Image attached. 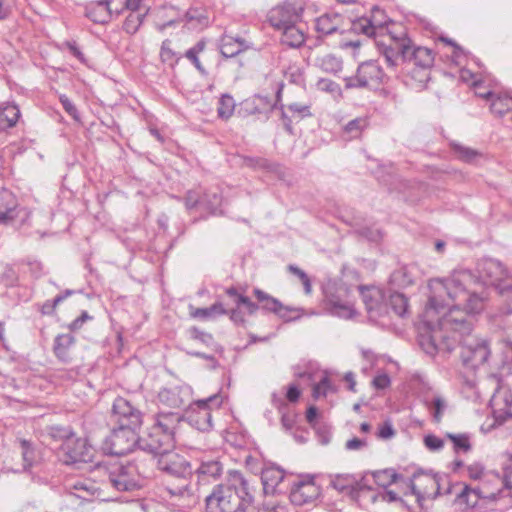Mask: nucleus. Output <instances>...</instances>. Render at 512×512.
Here are the masks:
<instances>
[{
  "label": "nucleus",
  "mask_w": 512,
  "mask_h": 512,
  "mask_svg": "<svg viewBox=\"0 0 512 512\" xmlns=\"http://www.w3.org/2000/svg\"><path fill=\"white\" fill-rule=\"evenodd\" d=\"M483 308V299L471 295L468 299V310L453 305L438 319L436 325L426 321V330L418 337L420 347L426 354L434 356L439 352L450 353L459 345L464 368L477 370L487 363L491 355L487 340L471 336L475 316Z\"/></svg>",
  "instance_id": "obj_1"
},
{
  "label": "nucleus",
  "mask_w": 512,
  "mask_h": 512,
  "mask_svg": "<svg viewBox=\"0 0 512 512\" xmlns=\"http://www.w3.org/2000/svg\"><path fill=\"white\" fill-rule=\"evenodd\" d=\"M479 276L476 277L469 270H456L445 279L431 280L429 283L430 296L426 308V315L440 314L441 309L449 306L450 301L465 302L464 309L468 310V299L471 295L479 297L472 286L479 280L486 286H493L500 294L512 288V278L502 263L495 259H484L478 264Z\"/></svg>",
  "instance_id": "obj_2"
},
{
  "label": "nucleus",
  "mask_w": 512,
  "mask_h": 512,
  "mask_svg": "<svg viewBox=\"0 0 512 512\" xmlns=\"http://www.w3.org/2000/svg\"><path fill=\"white\" fill-rule=\"evenodd\" d=\"M254 502L248 481L237 470H231L225 483L214 485L205 496L206 512H247Z\"/></svg>",
  "instance_id": "obj_3"
},
{
  "label": "nucleus",
  "mask_w": 512,
  "mask_h": 512,
  "mask_svg": "<svg viewBox=\"0 0 512 512\" xmlns=\"http://www.w3.org/2000/svg\"><path fill=\"white\" fill-rule=\"evenodd\" d=\"M386 38L377 41V46L388 67L395 68L404 62H413L423 69L433 66L434 52L427 47L413 45L403 28L398 34L389 32Z\"/></svg>",
  "instance_id": "obj_4"
},
{
  "label": "nucleus",
  "mask_w": 512,
  "mask_h": 512,
  "mask_svg": "<svg viewBox=\"0 0 512 512\" xmlns=\"http://www.w3.org/2000/svg\"><path fill=\"white\" fill-rule=\"evenodd\" d=\"M130 453L132 459L109 475L112 486L118 491H132L141 488L144 480L153 476L159 455L150 452L141 443Z\"/></svg>",
  "instance_id": "obj_5"
},
{
  "label": "nucleus",
  "mask_w": 512,
  "mask_h": 512,
  "mask_svg": "<svg viewBox=\"0 0 512 512\" xmlns=\"http://www.w3.org/2000/svg\"><path fill=\"white\" fill-rule=\"evenodd\" d=\"M323 308L331 315L349 319L356 311L351 290L345 283L328 282L323 286Z\"/></svg>",
  "instance_id": "obj_6"
},
{
  "label": "nucleus",
  "mask_w": 512,
  "mask_h": 512,
  "mask_svg": "<svg viewBox=\"0 0 512 512\" xmlns=\"http://www.w3.org/2000/svg\"><path fill=\"white\" fill-rule=\"evenodd\" d=\"M224 399L221 393H215L205 399L190 402L186 417L188 423L201 432L210 431L213 427L212 409H219Z\"/></svg>",
  "instance_id": "obj_7"
},
{
  "label": "nucleus",
  "mask_w": 512,
  "mask_h": 512,
  "mask_svg": "<svg viewBox=\"0 0 512 512\" xmlns=\"http://www.w3.org/2000/svg\"><path fill=\"white\" fill-rule=\"evenodd\" d=\"M387 78L377 60L361 62L353 76L343 78L346 89H374L384 83Z\"/></svg>",
  "instance_id": "obj_8"
},
{
  "label": "nucleus",
  "mask_w": 512,
  "mask_h": 512,
  "mask_svg": "<svg viewBox=\"0 0 512 512\" xmlns=\"http://www.w3.org/2000/svg\"><path fill=\"white\" fill-rule=\"evenodd\" d=\"M140 444L138 430L114 426L110 435L105 439L104 449L115 456L130 454Z\"/></svg>",
  "instance_id": "obj_9"
},
{
  "label": "nucleus",
  "mask_w": 512,
  "mask_h": 512,
  "mask_svg": "<svg viewBox=\"0 0 512 512\" xmlns=\"http://www.w3.org/2000/svg\"><path fill=\"white\" fill-rule=\"evenodd\" d=\"M293 505L303 506L316 500L320 495V488L311 475H293L289 482L288 492Z\"/></svg>",
  "instance_id": "obj_10"
},
{
  "label": "nucleus",
  "mask_w": 512,
  "mask_h": 512,
  "mask_svg": "<svg viewBox=\"0 0 512 512\" xmlns=\"http://www.w3.org/2000/svg\"><path fill=\"white\" fill-rule=\"evenodd\" d=\"M112 421L115 426L139 430L143 413L124 397H117L112 405Z\"/></svg>",
  "instance_id": "obj_11"
},
{
  "label": "nucleus",
  "mask_w": 512,
  "mask_h": 512,
  "mask_svg": "<svg viewBox=\"0 0 512 512\" xmlns=\"http://www.w3.org/2000/svg\"><path fill=\"white\" fill-rule=\"evenodd\" d=\"M291 480H293V474L286 473L275 464L267 465L261 469V481L265 494L287 493Z\"/></svg>",
  "instance_id": "obj_12"
},
{
  "label": "nucleus",
  "mask_w": 512,
  "mask_h": 512,
  "mask_svg": "<svg viewBox=\"0 0 512 512\" xmlns=\"http://www.w3.org/2000/svg\"><path fill=\"white\" fill-rule=\"evenodd\" d=\"M156 467L163 473L176 478H186L192 474L190 463L174 449L160 452Z\"/></svg>",
  "instance_id": "obj_13"
},
{
  "label": "nucleus",
  "mask_w": 512,
  "mask_h": 512,
  "mask_svg": "<svg viewBox=\"0 0 512 512\" xmlns=\"http://www.w3.org/2000/svg\"><path fill=\"white\" fill-rule=\"evenodd\" d=\"M192 400V389L187 385H177L173 387H164L160 389L157 395V403L161 407H166L180 412Z\"/></svg>",
  "instance_id": "obj_14"
},
{
  "label": "nucleus",
  "mask_w": 512,
  "mask_h": 512,
  "mask_svg": "<svg viewBox=\"0 0 512 512\" xmlns=\"http://www.w3.org/2000/svg\"><path fill=\"white\" fill-rule=\"evenodd\" d=\"M442 477L437 473H427L418 470L410 479V488L418 498L437 497L441 494L440 481Z\"/></svg>",
  "instance_id": "obj_15"
},
{
  "label": "nucleus",
  "mask_w": 512,
  "mask_h": 512,
  "mask_svg": "<svg viewBox=\"0 0 512 512\" xmlns=\"http://www.w3.org/2000/svg\"><path fill=\"white\" fill-rule=\"evenodd\" d=\"M302 10H299L294 3L286 1L272 8L268 12V22L272 27L279 30L286 26L297 24L301 21Z\"/></svg>",
  "instance_id": "obj_16"
},
{
  "label": "nucleus",
  "mask_w": 512,
  "mask_h": 512,
  "mask_svg": "<svg viewBox=\"0 0 512 512\" xmlns=\"http://www.w3.org/2000/svg\"><path fill=\"white\" fill-rule=\"evenodd\" d=\"M361 295L370 320L376 321L388 312L386 296L378 287H361Z\"/></svg>",
  "instance_id": "obj_17"
},
{
  "label": "nucleus",
  "mask_w": 512,
  "mask_h": 512,
  "mask_svg": "<svg viewBox=\"0 0 512 512\" xmlns=\"http://www.w3.org/2000/svg\"><path fill=\"white\" fill-rule=\"evenodd\" d=\"M274 109L275 104H272V100L268 96L253 95L239 104L237 114L243 118L263 116L268 119Z\"/></svg>",
  "instance_id": "obj_18"
},
{
  "label": "nucleus",
  "mask_w": 512,
  "mask_h": 512,
  "mask_svg": "<svg viewBox=\"0 0 512 512\" xmlns=\"http://www.w3.org/2000/svg\"><path fill=\"white\" fill-rule=\"evenodd\" d=\"M183 420L184 416L178 411H159L151 426L176 443V431Z\"/></svg>",
  "instance_id": "obj_19"
},
{
  "label": "nucleus",
  "mask_w": 512,
  "mask_h": 512,
  "mask_svg": "<svg viewBox=\"0 0 512 512\" xmlns=\"http://www.w3.org/2000/svg\"><path fill=\"white\" fill-rule=\"evenodd\" d=\"M67 456L66 462H91L93 460V448L87 444L85 439L68 438L61 446Z\"/></svg>",
  "instance_id": "obj_20"
},
{
  "label": "nucleus",
  "mask_w": 512,
  "mask_h": 512,
  "mask_svg": "<svg viewBox=\"0 0 512 512\" xmlns=\"http://www.w3.org/2000/svg\"><path fill=\"white\" fill-rule=\"evenodd\" d=\"M223 473V464L217 458L204 457L195 470L196 484L201 486L219 480Z\"/></svg>",
  "instance_id": "obj_21"
},
{
  "label": "nucleus",
  "mask_w": 512,
  "mask_h": 512,
  "mask_svg": "<svg viewBox=\"0 0 512 512\" xmlns=\"http://www.w3.org/2000/svg\"><path fill=\"white\" fill-rule=\"evenodd\" d=\"M140 443L150 452L158 454H160V452L174 449L176 444L152 426L147 428L145 434L140 437Z\"/></svg>",
  "instance_id": "obj_22"
},
{
  "label": "nucleus",
  "mask_w": 512,
  "mask_h": 512,
  "mask_svg": "<svg viewBox=\"0 0 512 512\" xmlns=\"http://www.w3.org/2000/svg\"><path fill=\"white\" fill-rule=\"evenodd\" d=\"M116 0H97L85 6V16L96 24H106L110 21L115 9L112 5Z\"/></svg>",
  "instance_id": "obj_23"
},
{
  "label": "nucleus",
  "mask_w": 512,
  "mask_h": 512,
  "mask_svg": "<svg viewBox=\"0 0 512 512\" xmlns=\"http://www.w3.org/2000/svg\"><path fill=\"white\" fill-rule=\"evenodd\" d=\"M501 490L490 491L486 482H482L475 488L465 486L459 494V499L466 503L467 506L474 507L477 505L479 499L496 500L499 498Z\"/></svg>",
  "instance_id": "obj_24"
},
{
  "label": "nucleus",
  "mask_w": 512,
  "mask_h": 512,
  "mask_svg": "<svg viewBox=\"0 0 512 512\" xmlns=\"http://www.w3.org/2000/svg\"><path fill=\"white\" fill-rule=\"evenodd\" d=\"M253 294L259 302L261 310L271 312L281 318L288 319V312L292 309L284 306L277 298H274L259 288H255L253 290Z\"/></svg>",
  "instance_id": "obj_25"
},
{
  "label": "nucleus",
  "mask_w": 512,
  "mask_h": 512,
  "mask_svg": "<svg viewBox=\"0 0 512 512\" xmlns=\"http://www.w3.org/2000/svg\"><path fill=\"white\" fill-rule=\"evenodd\" d=\"M186 24L190 29L202 30L209 26L210 12L204 7H191L184 15Z\"/></svg>",
  "instance_id": "obj_26"
},
{
  "label": "nucleus",
  "mask_w": 512,
  "mask_h": 512,
  "mask_svg": "<svg viewBox=\"0 0 512 512\" xmlns=\"http://www.w3.org/2000/svg\"><path fill=\"white\" fill-rule=\"evenodd\" d=\"M3 202L7 205L0 209V224L9 225L19 214L18 205L13 195L8 192H0V203Z\"/></svg>",
  "instance_id": "obj_27"
},
{
  "label": "nucleus",
  "mask_w": 512,
  "mask_h": 512,
  "mask_svg": "<svg viewBox=\"0 0 512 512\" xmlns=\"http://www.w3.org/2000/svg\"><path fill=\"white\" fill-rule=\"evenodd\" d=\"M279 31H282L280 38L281 43L288 47L298 48L305 42L304 32L297 26V24L286 26L279 29Z\"/></svg>",
  "instance_id": "obj_28"
},
{
  "label": "nucleus",
  "mask_w": 512,
  "mask_h": 512,
  "mask_svg": "<svg viewBox=\"0 0 512 512\" xmlns=\"http://www.w3.org/2000/svg\"><path fill=\"white\" fill-rule=\"evenodd\" d=\"M20 117V110L14 104L0 106V132L16 125Z\"/></svg>",
  "instance_id": "obj_29"
},
{
  "label": "nucleus",
  "mask_w": 512,
  "mask_h": 512,
  "mask_svg": "<svg viewBox=\"0 0 512 512\" xmlns=\"http://www.w3.org/2000/svg\"><path fill=\"white\" fill-rule=\"evenodd\" d=\"M189 314L192 318L196 319H209L215 316L226 315L228 310L224 308L222 302L218 301L212 304L210 307L195 308L192 305L189 306Z\"/></svg>",
  "instance_id": "obj_30"
},
{
  "label": "nucleus",
  "mask_w": 512,
  "mask_h": 512,
  "mask_svg": "<svg viewBox=\"0 0 512 512\" xmlns=\"http://www.w3.org/2000/svg\"><path fill=\"white\" fill-rule=\"evenodd\" d=\"M246 48L244 40L225 35L222 38L220 52L225 58H232Z\"/></svg>",
  "instance_id": "obj_31"
},
{
  "label": "nucleus",
  "mask_w": 512,
  "mask_h": 512,
  "mask_svg": "<svg viewBox=\"0 0 512 512\" xmlns=\"http://www.w3.org/2000/svg\"><path fill=\"white\" fill-rule=\"evenodd\" d=\"M148 14L149 9H143V11H129V14L123 22V30L129 35H134L140 29Z\"/></svg>",
  "instance_id": "obj_32"
},
{
  "label": "nucleus",
  "mask_w": 512,
  "mask_h": 512,
  "mask_svg": "<svg viewBox=\"0 0 512 512\" xmlns=\"http://www.w3.org/2000/svg\"><path fill=\"white\" fill-rule=\"evenodd\" d=\"M75 343V337L71 333L59 334L54 339L53 352L60 360H66L68 350Z\"/></svg>",
  "instance_id": "obj_33"
},
{
  "label": "nucleus",
  "mask_w": 512,
  "mask_h": 512,
  "mask_svg": "<svg viewBox=\"0 0 512 512\" xmlns=\"http://www.w3.org/2000/svg\"><path fill=\"white\" fill-rule=\"evenodd\" d=\"M330 485L339 492H352L356 489L357 480L351 474L330 475Z\"/></svg>",
  "instance_id": "obj_34"
},
{
  "label": "nucleus",
  "mask_w": 512,
  "mask_h": 512,
  "mask_svg": "<svg viewBox=\"0 0 512 512\" xmlns=\"http://www.w3.org/2000/svg\"><path fill=\"white\" fill-rule=\"evenodd\" d=\"M315 66L329 74H337L342 70V60L333 54H325L315 58Z\"/></svg>",
  "instance_id": "obj_35"
},
{
  "label": "nucleus",
  "mask_w": 512,
  "mask_h": 512,
  "mask_svg": "<svg viewBox=\"0 0 512 512\" xmlns=\"http://www.w3.org/2000/svg\"><path fill=\"white\" fill-rule=\"evenodd\" d=\"M340 18L337 14H325L317 18L316 30L317 32L327 36L332 35L338 31V23Z\"/></svg>",
  "instance_id": "obj_36"
},
{
  "label": "nucleus",
  "mask_w": 512,
  "mask_h": 512,
  "mask_svg": "<svg viewBox=\"0 0 512 512\" xmlns=\"http://www.w3.org/2000/svg\"><path fill=\"white\" fill-rule=\"evenodd\" d=\"M450 148L457 159L465 163H474L479 157H481V153L478 150L464 146L457 142H451Z\"/></svg>",
  "instance_id": "obj_37"
},
{
  "label": "nucleus",
  "mask_w": 512,
  "mask_h": 512,
  "mask_svg": "<svg viewBox=\"0 0 512 512\" xmlns=\"http://www.w3.org/2000/svg\"><path fill=\"white\" fill-rule=\"evenodd\" d=\"M490 110L498 117L512 113V97L494 94L491 99Z\"/></svg>",
  "instance_id": "obj_38"
},
{
  "label": "nucleus",
  "mask_w": 512,
  "mask_h": 512,
  "mask_svg": "<svg viewBox=\"0 0 512 512\" xmlns=\"http://www.w3.org/2000/svg\"><path fill=\"white\" fill-rule=\"evenodd\" d=\"M206 45L207 41L201 39L184 54V57L188 59L201 74H206V70L199 60V55L204 52Z\"/></svg>",
  "instance_id": "obj_39"
},
{
  "label": "nucleus",
  "mask_w": 512,
  "mask_h": 512,
  "mask_svg": "<svg viewBox=\"0 0 512 512\" xmlns=\"http://www.w3.org/2000/svg\"><path fill=\"white\" fill-rule=\"evenodd\" d=\"M21 449L23 471H29L34 465L36 459V452L33 443L26 439H18Z\"/></svg>",
  "instance_id": "obj_40"
},
{
  "label": "nucleus",
  "mask_w": 512,
  "mask_h": 512,
  "mask_svg": "<svg viewBox=\"0 0 512 512\" xmlns=\"http://www.w3.org/2000/svg\"><path fill=\"white\" fill-rule=\"evenodd\" d=\"M235 100L234 98L228 94H222L219 101H218V107H217V116L221 120H228L231 118L235 111Z\"/></svg>",
  "instance_id": "obj_41"
},
{
  "label": "nucleus",
  "mask_w": 512,
  "mask_h": 512,
  "mask_svg": "<svg viewBox=\"0 0 512 512\" xmlns=\"http://www.w3.org/2000/svg\"><path fill=\"white\" fill-rule=\"evenodd\" d=\"M387 305L399 317H404L408 313V299L402 293L391 294Z\"/></svg>",
  "instance_id": "obj_42"
},
{
  "label": "nucleus",
  "mask_w": 512,
  "mask_h": 512,
  "mask_svg": "<svg viewBox=\"0 0 512 512\" xmlns=\"http://www.w3.org/2000/svg\"><path fill=\"white\" fill-rule=\"evenodd\" d=\"M392 284L399 287H407L414 283V277L410 267L402 266L396 269L390 276Z\"/></svg>",
  "instance_id": "obj_43"
},
{
  "label": "nucleus",
  "mask_w": 512,
  "mask_h": 512,
  "mask_svg": "<svg viewBox=\"0 0 512 512\" xmlns=\"http://www.w3.org/2000/svg\"><path fill=\"white\" fill-rule=\"evenodd\" d=\"M376 26L369 18L361 17L352 22L351 30L355 33L363 34L367 37L376 36Z\"/></svg>",
  "instance_id": "obj_44"
},
{
  "label": "nucleus",
  "mask_w": 512,
  "mask_h": 512,
  "mask_svg": "<svg viewBox=\"0 0 512 512\" xmlns=\"http://www.w3.org/2000/svg\"><path fill=\"white\" fill-rule=\"evenodd\" d=\"M244 163L248 167L269 172H276L279 167L277 163L271 162L263 157H245Z\"/></svg>",
  "instance_id": "obj_45"
},
{
  "label": "nucleus",
  "mask_w": 512,
  "mask_h": 512,
  "mask_svg": "<svg viewBox=\"0 0 512 512\" xmlns=\"http://www.w3.org/2000/svg\"><path fill=\"white\" fill-rule=\"evenodd\" d=\"M285 111L286 112L288 111L292 114L290 116L292 120H293V118L297 119V120H302L304 118L312 116L311 104H307V103H298V102L290 103V104L286 105Z\"/></svg>",
  "instance_id": "obj_46"
},
{
  "label": "nucleus",
  "mask_w": 512,
  "mask_h": 512,
  "mask_svg": "<svg viewBox=\"0 0 512 512\" xmlns=\"http://www.w3.org/2000/svg\"><path fill=\"white\" fill-rule=\"evenodd\" d=\"M282 88H279L276 92V99L272 104H275V109L280 110L281 114V120L283 122L284 129L286 132H288L290 135L294 134L293 131V125H292V119L288 115V113L285 111L286 105L282 104Z\"/></svg>",
  "instance_id": "obj_47"
},
{
  "label": "nucleus",
  "mask_w": 512,
  "mask_h": 512,
  "mask_svg": "<svg viewBox=\"0 0 512 512\" xmlns=\"http://www.w3.org/2000/svg\"><path fill=\"white\" fill-rule=\"evenodd\" d=\"M373 479L378 486L388 487L395 483L400 477L393 469H385L372 473Z\"/></svg>",
  "instance_id": "obj_48"
},
{
  "label": "nucleus",
  "mask_w": 512,
  "mask_h": 512,
  "mask_svg": "<svg viewBox=\"0 0 512 512\" xmlns=\"http://www.w3.org/2000/svg\"><path fill=\"white\" fill-rule=\"evenodd\" d=\"M368 126L366 118L359 117L349 121L345 127L344 132L348 135L349 139L358 138L362 131Z\"/></svg>",
  "instance_id": "obj_49"
},
{
  "label": "nucleus",
  "mask_w": 512,
  "mask_h": 512,
  "mask_svg": "<svg viewBox=\"0 0 512 512\" xmlns=\"http://www.w3.org/2000/svg\"><path fill=\"white\" fill-rule=\"evenodd\" d=\"M447 438L453 443V449L456 453H467L472 449L470 437L468 434H447Z\"/></svg>",
  "instance_id": "obj_50"
},
{
  "label": "nucleus",
  "mask_w": 512,
  "mask_h": 512,
  "mask_svg": "<svg viewBox=\"0 0 512 512\" xmlns=\"http://www.w3.org/2000/svg\"><path fill=\"white\" fill-rule=\"evenodd\" d=\"M272 403L281 413L282 426L287 430L291 429L293 427L294 420L285 412L287 409V404L285 401L274 393L272 395Z\"/></svg>",
  "instance_id": "obj_51"
},
{
  "label": "nucleus",
  "mask_w": 512,
  "mask_h": 512,
  "mask_svg": "<svg viewBox=\"0 0 512 512\" xmlns=\"http://www.w3.org/2000/svg\"><path fill=\"white\" fill-rule=\"evenodd\" d=\"M335 392V389L328 376H323L318 383H316L312 390L314 399L327 396L328 393Z\"/></svg>",
  "instance_id": "obj_52"
},
{
  "label": "nucleus",
  "mask_w": 512,
  "mask_h": 512,
  "mask_svg": "<svg viewBox=\"0 0 512 512\" xmlns=\"http://www.w3.org/2000/svg\"><path fill=\"white\" fill-rule=\"evenodd\" d=\"M160 58L163 63H167L170 66L176 64L180 57L171 49V41L166 39L162 42L160 49Z\"/></svg>",
  "instance_id": "obj_53"
},
{
  "label": "nucleus",
  "mask_w": 512,
  "mask_h": 512,
  "mask_svg": "<svg viewBox=\"0 0 512 512\" xmlns=\"http://www.w3.org/2000/svg\"><path fill=\"white\" fill-rule=\"evenodd\" d=\"M446 408L447 404L442 397L437 396L432 400L431 404L429 405V409L431 410L432 417L435 423L441 422Z\"/></svg>",
  "instance_id": "obj_54"
},
{
  "label": "nucleus",
  "mask_w": 512,
  "mask_h": 512,
  "mask_svg": "<svg viewBox=\"0 0 512 512\" xmlns=\"http://www.w3.org/2000/svg\"><path fill=\"white\" fill-rule=\"evenodd\" d=\"M287 269L291 274H293L299 278V280L301 281V283L303 285L305 294H307V295L310 294L312 291V285H311V280L308 277V275L306 274V272L294 264L288 265Z\"/></svg>",
  "instance_id": "obj_55"
},
{
  "label": "nucleus",
  "mask_w": 512,
  "mask_h": 512,
  "mask_svg": "<svg viewBox=\"0 0 512 512\" xmlns=\"http://www.w3.org/2000/svg\"><path fill=\"white\" fill-rule=\"evenodd\" d=\"M120 3H123L121 8L115 7V14L118 16L123 13L125 10L128 11H143V9H149L150 7L142 4L143 0H117Z\"/></svg>",
  "instance_id": "obj_56"
},
{
  "label": "nucleus",
  "mask_w": 512,
  "mask_h": 512,
  "mask_svg": "<svg viewBox=\"0 0 512 512\" xmlns=\"http://www.w3.org/2000/svg\"><path fill=\"white\" fill-rule=\"evenodd\" d=\"M190 337L194 340L209 346L213 343V335L211 333L200 330L198 327L193 326L188 330Z\"/></svg>",
  "instance_id": "obj_57"
},
{
  "label": "nucleus",
  "mask_w": 512,
  "mask_h": 512,
  "mask_svg": "<svg viewBox=\"0 0 512 512\" xmlns=\"http://www.w3.org/2000/svg\"><path fill=\"white\" fill-rule=\"evenodd\" d=\"M497 481L507 489H512V454L503 462V479Z\"/></svg>",
  "instance_id": "obj_58"
},
{
  "label": "nucleus",
  "mask_w": 512,
  "mask_h": 512,
  "mask_svg": "<svg viewBox=\"0 0 512 512\" xmlns=\"http://www.w3.org/2000/svg\"><path fill=\"white\" fill-rule=\"evenodd\" d=\"M59 101L68 115H70L75 121H80V114L76 106L65 94H61L59 96Z\"/></svg>",
  "instance_id": "obj_59"
},
{
  "label": "nucleus",
  "mask_w": 512,
  "mask_h": 512,
  "mask_svg": "<svg viewBox=\"0 0 512 512\" xmlns=\"http://www.w3.org/2000/svg\"><path fill=\"white\" fill-rule=\"evenodd\" d=\"M203 205V196L198 191L190 190L185 196V206L187 209H194Z\"/></svg>",
  "instance_id": "obj_60"
},
{
  "label": "nucleus",
  "mask_w": 512,
  "mask_h": 512,
  "mask_svg": "<svg viewBox=\"0 0 512 512\" xmlns=\"http://www.w3.org/2000/svg\"><path fill=\"white\" fill-rule=\"evenodd\" d=\"M222 198L217 193H205L203 195V206L211 211H215L221 204Z\"/></svg>",
  "instance_id": "obj_61"
},
{
  "label": "nucleus",
  "mask_w": 512,
  "mask_h": 512,
  "mask_svg": "<svg viewBox=\"0 0 512 512\" xmlns=\"http://www.w3.org/2000/svg\"><path fill=\"white\" fill-rule=\"evenodd\" d=\"M74 489L79 491L80 493L79 494H74L75 496H77L78 498L80 499H83V500H89V498L91 496H93V487H89L85 482L83 481H78L74 484ZM71 496L73 494H70Z\"/></svg>",
  "instance_id": "obj_62"
},
{
  "label": "nucleus",
  "mask_w": 512,
  "mask_h": 512,
  "mask_svg": "<svg viewBox=\"0 0 512 512\" xmlns=\"http://www.w3.org/2000/svg\"><path fill=\"white\" fill-rule=\"evenodd\" d=\"M424 443L426 447L431 451H438L444 446V441L433 434L426 435L424 437Z\"/></svg>",
  "instance_id": "obj_63"
},
{
  "label": "nucleus",
  "mask_w": 512,
  "mask_h": 512,
  "mask_svg": "<svg viewBox=\"0 0 512 512\" xmlns=\"http://www.w3.org/2000/svg\"><path fill=\"white\" fill-rule=\"evenodd\" d=\"M62 45L64 47H66L70 51V53L75 58H77L81 63H85L86 62L85 55L83 54V52L78 47L76 41H74V40H72V41H65Z\"/></svg>",
  "instance_id": "obj_64"
}]
</instances>
